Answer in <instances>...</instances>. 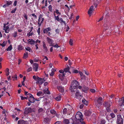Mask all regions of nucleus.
Segmentation results:
<instances>
[{
	"instance_id": "obj_41",
	"label": "nucleus",
	"mask_w": 124,
	"mask_h": 124,
	"mask_svg": "<svg viewBox=\"0 0 124 124\" xmlns=\"http://www.w3.org/2000/svg\"><path fill=\"white\" fill-rule=\"evenodd\" d=\"M110 115L112 118H114L115 116V115L113 113H110Z\"/></svg>"
},
{
	"instance_id": "obj_22",
	"label": "nucleus",
	"mask_w": 124,
	"mask_h": 124,
	"mask_svg": "<svg viewBox=\"0 0 124 124\" xmlns=\"http://www.w3.org/2000/svg\"><path fill=\"white\" fill-rule=\"evenodd\" d=\"M62 80V83L63 85H65L67 83V79L66 78H64L63 79H61Z\"/></svg>"
},
{
	"instance_id": "obj_20",
	"label": "nucleus",
	"mask_w": 124,
	"mask_h": 124,
	"mask_svg": "<svg viewBox=\"0 0 124 124\" xmlns=\"http://www.w3.org/2000/svg\"><path fill=\"white\" fill-rule=\"evenodd\" d=\"M88 88L84 86L82 87V91L85 93H86L88 89Z\"/></svg>"
},
{
	"instance_id": "obj_14",
	"label": "nucleus",
	"mask_w": 124,
	"mask_h": 124,
	"mask_svg": "<svg viewBox=\"0 0 124 124\" xmlns=\"http://www.w3.org/2000/svg\"><path fill=\"white\" fill-rule=\"evenodd\" d=\"M43 49L45 53H47L48 51L47 48L46 46L45 42L44 41L43 42Z\"/></svg>"
},
{
	"instance_id": "obj_33",
	"label": "nucleus",
	"mask_w": 124,
	"mask_h": 124,
	"mask_svg": "<svg viewBox=\"0 0 124 124\" xmlns=\"http://www.w3.org/2000/svg\"><path fill=\"white\" fill-rule=\"evenodd\" d=\"M54 15L55 19L58 21H59L60 18L59 17V16L58 15L57 16H56L54 14Z\"/></svg>"
},
{
	"instance_id": "obj_35",
	"label": "nucleus",
	"mask_w": 124,
	"mask_h": 124,
	"mask_svg": "<svg viewBox=\"0 0 124 124\" xmlns=\"http://www.w3.org/2000/svg\"><path fill=\"white\" fill-rule=\"evenodd\" d=\"M76 96L77 97H78L79 96H81V95H80V93L79 91H77L76 92V93L75 94Z\"/></svg>"
},
{
	"instance_id": "obj_56",
	"label": "nucleus",
	"mask_w": 124,
	"mask_h": 124,
	"mask_svg": "<svg viewBox=\"0 0 124 124\" xmlns=\"http://www.w3.org/2000/svg\"><path fill=\"white\" fill-rule=\"evenodd\" d=\"M17 0H15L14 2V4H13V5L14 6H16L17 4Z\"/></svg>"
},
{
	"instance_id": "obj_63",
	"label": "nucleus",
	"mask_w": 124,
	"mask_h": 124,
	"mask_svg": "<svg viewBox=\"0 0 124 124\" xmlns=\"http://www.w3.org/2000/svg\"><path fill=\"white\" fill-rule=\"evenodd\" d=\"M90 91L92 93H94L95 92V90L94 89H90Z\"/></svg>"
},
{
	"instance_id": "obj_61",
	"label": "nucleus",
	"mask_w": 124,
	"mask_h": 124,
	"mask_svg": "<svg viewBox=\"0 0 124 124\" xmlns=\"http://www.w3.org/2000/svg\"><path fill=\"white\" fill-rule=\"evenodd\" d=\"M55 32L56 33V34H59V29H57L55 30Z\"/></svg>"
},
{
	"instance_id": "obj_53",
	"label": "nucleus",
	"mask_w": 124,
	"mask_h": 124,
	"mask_svg": "<svg viewBox=\"0 0 124 124\" xmlns=\"http://www.w3.org/2000/svg\"><path fill=\"white\" fill-rule=\"evenodd\" d=\"M25 49L29 51L30 52V51L31 50V48L30 47H28L26 48H25Z\"/></svg>"
},
{
	"instance_id": "obj_21",
	"label": "nucleus",
	"mask_w": 124,
	"mask_h": 124,
	"mask_svg": "<svg viewBox=\"0 0 124 124\" xmlns=\"http://www.w3.org/2000/svg\"><path fill=\"white\" fill-rule=\"evenodd\" d=\"M43 92L44 94H50V92L49 91L48 88H46L45 89L43 90Z\"/></svg>"
},
{
	"instance_id": "obj_39",
	"label": "nucleus",
	"mask_w": 124,
	"mask_h": 124,
	"mask_svg": "<svg viewBox=\"0 0 124 124\" xmlns=\"http://www.w3.org/2000/svg\"><path fill=\"white\" fill-rule=\"evenodd\" d=\"M43 93L41 91H40L38 92L37 93V95L38 96H40Z\"/></svg>"
},
{
	"instance_id": "obj_2",
	"label": "nucleus",
	"mask_w": 124,
	"mask_h": 124,
	"mask_svg": "<svg viewBox=\"0 0 124 124\" xmlns=\"http://www.w3.org/2000/svg\"><path fill=\"white\" fill-rule=\"evenodd\" d=\"M70 89L71 92H74L77 90L79 83L76 80H74L72 81Z\"/></svg>"
},
{
	"instance_id": "obj_24",
	"label": "nucleus",
	"mask_w": 124,
	"mask_h": 124,
	"mask_svg": "<svg viewBox=\"0 0 124 124\" xmlns=\"http://www.w3.org/2000/svg\"><path fill=\"white\" fill-rule=\"evenodd\" d=\"M24 47L21 45H18V50L19 51H21L23 50Z\"/></svg>"
},
{
	"instance_id": "obj_50",
	"label": "nucleus",
	"mask_w": 124,
	"mask_h": 124,
	"mask_svg": "<svg viewBox=\"0 0 124 124\" xmlns=\"http://www.w3.org/2000/svg\"><path fill=\"white\" fill-rule=\"evenodd\" d=\"M43 111V109L42 108H40L38 110V112L39 113H40Z\"/></svg>"
},
{
	"instance_id": "obj_6",
	"label": "nucleus",
	"mask_w": 124,
	"mask_h": 124,
	"mask_svg": "<svg viewBox=\"0 0 124 124\" xmlns=\"http://www.w3.org/2000/svg\"><path fill=\"white\" fill-rule=\"evenodd\" d=\"M124 96L122 97L118 101V104L120 106H122L124 105Z\"/></svg>"
},
{
	"instance_id": "obj_17",
	"label": "nucleus",
	"mask_w": 124,
	"mask_h": 124,
	"mask_svg": "<svg viewBox=\"0 0 124 124\" xmlns=\"http://www.w3.org/2000/svg\"><path fill=\"white\" fill-rule=\"evenodd\" d=\"M28 101L31 103H34L35 101V99L33 96L32 97L28 98Z\"/></svg>"
},
{
	"instance_id": "obj_10",
	"label": "nucleus",
	"mask_w": 124,
	"mask_h": 124,
	"mask_svg": "<svg viewBox=\"0 0 124 124\" xmlns=\"http://www.w3.org/2000/svg\"><path fill=\"white\" fill-rule=\"evenodd\" d=\"M46 39L48 43L49 44H50V46H51L53 44V39H50V38L48 37H47L46 38Z\"/></svg>"
},
{
	"instance_id": "obj_26",
	"label": "nucleus",
	"mask_w": 124,
	"mask_h": 124,
	"mask_svg": "<svg viewBox=\"0 0 124 124\" xmlns=\"http://www.w3.org/2000/svg\"><path fill=\"white\" fill-rule=\"evenodd\" d=\"M83 103L86 105H87L88 104V101L85 100V99H83L82 101Z\"/></svg>"
},
{
	"instance_id": "obj_54",
	"label": "nucleus",
	"mask_w": 124,
	"mask_h": 124,
	"mask_svg": "<svg viewBox=\"0 0 124 124\" xmlns=\"http://www.w3.org/2000/svg\"><path fill=\"white\" fill-rule=\"evenodd\" d=\"M20 97L21 98V99L22 100H23L25 99H27V98L26 97H24L22 96H20Z\"/></svg>"
},
{
	"instance_id": "obj_49",
	"label": "nucleus",
	"mask_w": 124,
	"mask_h": 124,
	"mask_svg": "<svg viewBox=\"0 0 124 124\" xmlns=\"http://www.w3.org/2000/svg\"><path fill=\"white\" fill-rule=\"evenodd\" d=\"M12 78H13L14 79H13L14 80H15V79H17V75H16V74L14 76H12Z\"/></svg>"
},
{
	"instance_id": "obj_12",
	"label": "nucleus",
	"mask_w": 124,
	"mask_h": 124,
	"mask_svg": "<svg viewBox=\"0 0 124 124\" xmlns=\"http://www.w3.org/2000/svg\"><path fill=\"white\" fill-rule=\"evenodd\" d=\"M10 25H7V26L3 28V30L5 31V32L6 33H8L9 31V27Z\"/></svg>"
},
{
	"instance_id": "obj_8",
	"label": "nucleus",
	"mask_w": 124,
	"mask_h": 124,
	"mask_svg": "<svg viewBox=\"0 0 124 124\" xmlns=\"http://www.w3.org/2000/svg\"><path fill=\"white\" fill-rule=\"evenodd\" d=\"M32 109L31 108H25V109L24 113L26 114H27L28 113L31 112Z\"/></svg>"
},
{
	"instance_id": "obj_55",
	"label": "nucleus",
	"mask_w": 124,
	"mask_h": 124,
	"mask_svg": "<svg viewBox=\"0 0 124 124\" xmlns=\"http://www.w3.org/2000/svg\"><path fill=\"white\" fill-rule=\"evenodd\" d=\"M13 36L14 37H16L17 36V32H15L14 33Z\"/></svg>"
},
{
	"instance_id": "obj_5",
	"label": "nucleus",
	"mask_w": 124,
	"mask_h": 124,
	"mask_svg": "<svg viewBox=\"0 0 124 124\" xmlns=\"http://www.w3.org/2000/svg\"><path fill=\"white\" fill-rule=\"evenodd\" d=\"M123 120L121 115H118L116 121V124H123Z\"/></svg>"
},
{
	"instance_id": "obj_18",
	"label": "nucleus",
	"mask_w": 124,
	"mask_h": 124,
	"mask_svg": "<svg viewBox=\"0 0 124 124\" xmlns=\"http://www.w3.org/2000/svg\"><path fill=\"white\" fill-rule=\"evenodd\" d=\"M104 106L106 107L109 108L111 105L110 104V101L106 102H105L104 104Z\"/></svg>"
},
{
	"instance_id": "obj_3",
	"label": "nucleus",
	"mask_w": 124,
	"mask_h": 124,
	"mask_svg": "<svg viewBox=\"0 0 124 124\" xmlns=\"http://www.w3.org/2000/svg\"><path fill=\"white\" fill-rule=\"evenodd\" d=\"M103 101V99L102 97H99L97 100H95V104L96 107L99 109L100 107L102 105Z\"/></svg>"
},
{
	"instance_id": "obj_42",
	"label": "nucleus",
	"mask_w": 124,
	"mask_h": 124,
	"mask_svg": "<svg viewBox=\"0 0 124 124\" xmlns=\"http://www.w3.org/2000/svg\"><path fill=\"white\" fill-rule=\"evenodd\" d=\"M28 57V54L27 53H24L23 55V58H26Z\"/></svg>"
},
{
	"instance_id": "obj_37",
	"label": "nucleus",
	"mask_w": 124,
	"mask_h": 124,
	"mask_svg": "<svg viewBox=\"0 0 124 124\" xmlns=\"http://www.w3.org/2000/svg\"><path fill=\"white\" fill-rule=\"evenodd\" d=\"M48 8L49 11L51 12H52L53 10L52 9V6L51 5H50L48 7Z\"/></svg>"
},
{
	"instance_id": "obj_31",
	"label": "nucleus",
	"mask_w": 124,
	"mask_h": 124,
	"mask_svg": "<svg viewBox=\"0 0 124 124\" xmlns=\"http://www.w3.org/2000/svg\"><path fill=\"white\" fill-rule=\"evenodd\" d=\"M104 29L106 30L108 29L109 27L106 24H105L104 25Z\"/></svg>"
},
{
	"instance_id": "obj_58",
	"label": "nucleus",
	"mask_w": 124,
	"mask_h": 124,
	"mask_svg": "<svg viewBox=\"0 0 124 124\" xmlns=\"http://www.w3.org/2000/svg\"><path fill=\"white\" fill-rule=\"evenodd\" d=\"M50 113L53 114H55V111L54 110H51L50 111Z\"/></svg>"
},
{
	"instance_id": "obj_62",
	"label": "nucleus",
	"mask_w": 124,
	"mask_h": 124,
	"mask_svg": "<svg viewBox=\"0 0 124 124\" xmlns=\"http://www.w3.org/2000/svg\"><path fill=\"white\" fill-rule=\"evenodd\" d=\"M37 77H36L34 75L33 76V78L36 81L37 78Z\"/></svg>"
},
{
	"instance_id": "obj_30",
	"label": "nucleus",
	"mask_w": 124,
	"mask_h": 124,
	"mask_svg": "<svg viewBox=\"0 0 124 124\" xmlns=\"http://www.w3.org/2000/svg\"><path fill=\"white\" fill-rule=\"evenodd\" d=\"M12 48V45H10L8 47L7 49L6 50L7 51H9L11 50Z\"/></svg>"
},
{
	"instance_id": "obj_48",
	"label": "nucleus",
	"mask_w": 124,
	"mask_h": 124,
	"mask_svg": "<svg viewBox=\"0 0 124 124\" xmlns=\"http://www.w3.org/2000/svg\"><path fill=\"white\" fill-rule=\"evenodd\" d=\"M73 40L72 39H70L69 41V44L71 45H73Z\"/></svg>"
},
{
	"instance_id": "obj_34",
	"label": "nucleus",
	"mask_w": 124,
	"mask_h": 124,
	"mask_svg": "<svg viewBox=\"0 0 124 124\" xmlns=\"http://www.w3.org/2000/svg\"><path fill=\"white\" fill-rule=\"evenodd\" d=\"M42 78H40L39 77H37V80H36L37 81L36 83L37 84H38V83H39V82L40 81L42 80Z\"/></svg>"
},
{
	"instance_id": "obj_52",
	"label": "nucleus",
	"mask_w": 124,
	"mask_h": 124,
	"mask_svg": "<svg viewBox=\"0 0 124 124\" xmlns=\"http://www.w3.org/2000/svg\"><path fill=\"white\" fill-rule=\"evenodd\" d=\"M32 68L31 67L29 68L27 70V72H29L32 71Z\"/></svg>"
},
{
	"instance_id": "obj_4",
	"label": "nucleus",
	"mask_w": 124,
	"mask_h": 124,
	"mask_svg": "<svg viewBox=\"0 0 124 124\" xmlns=\"http://www.w3.org/2000/svg\"><path fill=\"white\" fill-rule=\"evenodd\" d=\"M43 14H40L39 15L38 23V26L40 27L41 25V24L43 23L44 19L42 17L43 16Z\"/></svg>"
},
{
	"instance_id": "obj_36",
	"label": "nucleus",
	"mask_w": 124,
	"mask_h": 124,
	"mask_svg": "<svg viewBox=\"0 0 124 124\" xmlns=\"http://www.w3.org/2000/svg\"><path fill=\"white\" fill-rule=\"evenodd\" d=\"M55 12L56 13L58 14V15L59 16L61 14V13L59 12L58 10L57 9H56L55 11L54 12V13Z\"/></svg>"
},
{
	"instance_id": "obj_64",
	"label": "nucleus",
	"mask_w": 124,
	"mask_h": 124,
	"mask_svg": "<svg viewBox=\"0 0 124 124\" xmlns=\"http://www.w3.org/2000/svg\"><path fill=\"white\" fill-rule=\"evenodd\" d=\"M73 73H77L78 72V71L77 70H73Z\"/></svg>"
},
{
	"instance_id": "obj_57",
	"label": "nucleus",
	"mask_w": 124,
	"mask_h": 124,
	"mask_svg": "<svg viewBox=\"0 0 124 124\" xmlns=\"http://www.w3.org/2000/svg\"><path fill=\"white\" fill-rule=\"evenodd\" d=\"M31 15H32V16L34 17L35 19H36L37 17V16L34 13L32 14H31Z\"/></svg>"
},
{
	"instance_id": "obj_32",
	"label": "nucleus",
	"mask_w": 124,
	"mask_h": 124,
	"mask_svg": "<svg viewBox=\"0 0 124 124\" xmlns=\"http://www.w3.org/2000/svg\"><path fill=\"white\" fill-rule=\"evenodd\" d=\"M99 36H98L97 37V38L95 39V42L96 43V44H97L98 43H97V42L100 41V40L99 39Z\"/></svg>"
},
{
	"instance_id": "obj_9",
	"label": "nucleus",
	"mask_w": 124,
	"mask_h": 124,
	"mask_svg": "<svg viewBox=\"0 0 124 124\" xmlns=\"http://www.w3.org/2000/svg\"><path fill=\"white\" fill-rule=\"evenodd\" d=\"M57 88L58 91L61 93H62L64 91V87L61 86H57Z\"/></svg>"
},
{
	"instance_id": "obj_47",
	"label": "nucleus",
	"mask_w": 124,
	"mask_h": 124,
	"mask_svg": "<svg viewBox=\"0 0 124 124\" xmlns=\"http://www.w3.org/2000/svg\"><path fill=\"white\" fill-rule=\"evenodd\" d=\"M64 76H62V74H59L58 75V77H59V78L60 79H62V78L63 77H64Z\"/></svg>"
},
{
	"instance_id": "obj_45",
	"label": "nucleus",
	"mask_w": 124,
	"mask_h": 124,
	"mask_svg": "<svg viewBox=\"0 0 124 124\" xmlns=\"http://www.w3.org/2000/svg\"><path fill=\"white\" fill-rule=\"evenodd\" d=\"M106 122L104 120H102L101 121L100 124H105Z\"/></svg>"
},
{
	"instance_id": "obj_16",
	"label": "nucleus",
	"mask_w": 124,
	"mask_h": 124,
	"mask_svg": "<svg viewBox=\"0 0 124 124\" xmlns=\"http://www.w3.org/2000/svg\"><path fill=\"white\" fill-rule=\"evenodd\" d=\"M28 43L29 44H30L31 45H34L35 41L33 39H29L28 40Z\"/></svg>"
},
{
	"instance_id": "obj_15",
	"label": "nucleus",
	"mask_w": 124,
	"mask_h": 124,
	"mask_svg": "<svg viewBox=\"0 0 124 124\" xmlns=\"http://www.w3.org/2000/svg\"><path fill=\"white\" fill-rule=\"evenodd\" d=\"M93 6H91L90 8L88 11V13L89 15H91L93 11Z\"/></svg>"
},
{
	"instance_id": "obj_60",
	"label": "nucleus",
	"mask_w": 124,
	"mask_h": 124,
	"mask_svg": "<svg viewBox=\"0 0 124 124\" xmlns=\"http://www.w3.org/2000/svg\"><path fill=\"white\" fill-rule=\"evenodd\" d=\"M16 8L12 10L11 12V13H15L16 11Z\"/></svg>"
},
{
	"instance_id": "obj_38",
	"label": "nucleus",
	"mask_w": 124,
	"mask_h": 124,
	"mask_svg": "<svg viewBox=\"0 0 124 124\" xmlns=\"http://www.w3.org/2000/svg\"><path fill=\"white\" fill-rule=\"evenodd\" d=\"M59 72L61 73H62V76H65V74L64 73V71H63L62 70H59Z\"/></svg>"
},
{
	"instance_id": "obj_51",
	"label": "nucleus",
	"mask_w": 124,
	"mask_h": 124,
	"mask_svg": "<svg viewBox=\"0 0 124 124\" xmlns=\"http://www.w3.org/2000/svg\"><path fill=\"white\" fill-rule=\"evenodd\" d=\"M40 28L39 27L38 28V30H37V32L38 33L39 35H40Z\"/></svg>"
},
{
	"instance_id": "obj_23",
	"label": "nucleus",
	"mask_w": 124,
	"mask_h": 124,
	"mask_svg": "<svg viewBox=\"0 0 124 124\" xmlns=\"http://www.w3.org/2000/svg\"><path fill=\"white\" fill-rule=\"evenodd\" d=\"M63 123L64 124H68L69 123V121L68 119H64Z\"/></svg>"
},
{
	"instance_id": "obj_28",
	"label": "nucleus",
	"mask_w": 124,
	"mask_h": 124,
	"mask_svg": "<svg viewBox=\"0 0 124 124\" xmlns=\"http://www.w3.org/2000/svg\"><path fill=\"white\" fill-rule=\"evenodd\" d=\"M12 3V2L11 1H7L5 2V4L8 6L11 5Z\"/></svg>"
},
{
	"instance_id": "obj_59",
	"label": "nucleus",
	"mask_w": 124,
	"mask_h": 124,
	"mask_svg": "<svg viewBox=\"0 0 124 124\" xmlns=\"http://www.w3.org/2000/svg\"><path fill=\"white\" fill-rule=\"evenodd\" d=\"M51 71H52V70H51ZM54 72L53 71H52V72L50 74V75L51 76H52L54 75Z\"/></svg>"
},
{
	"instance_id": "obj_46",
	"label": "nucleus",
	"mask_w": 124,
	"mask_h": 124,
	"mask_svg": "<svg viewBox=\"0 0 124 124\" xmlns=\"http://www.w3.org/2000/svg\"><path fill=\"white\" fill-rule=\"evenodd\" d=\"M6 43L5 41H4L2 44L0 43V45L2 46L3 47L5 46Z\"/></svg>"
},
{
	"instance_id": "obj_11",
	"label": "nucleus",
	"mask_w": 124,
	"mask_h": 124,
	"mask_svg": "<svg viewBox=\"0 0 124 124\" xmlns=\"http://www.w3.org/2000/svg\"><path fill=\"white\" fill-rule=\"evenodd\" d=\"M38 68V65L37 63H34L33 64V70L34 71H36Z\"/></svg>"
},
{
	"instance_id": "obj_7",
	"label": "nucleus",
	"mask_w": 124,
	"mask_h": 124,
	"mask_svg": "<svg viewBox=\"0 0 124 124\" xmlns=\"http://www.w3.org/2000/svg\"><path fill=\"white\" fill-rule=\"evenodd\" d=\"M17 124H28V123L27 121L21 119L18 121Z\"/></svg>"
},
{
	"instance_id": "obj_44",
	"label": "nucleus",
	"mask_w": 124,
	"mask_h": 124,
	"mask_svg": "<svg viewBox=\"0 0 124 124\" xmlns=\"http://www.w3.org/2000/svg\"><path fill=\"white\" fill-rule=\"evenodd\" d=\"M51 46H52L53 47H54L57 48H58L60 47V46H58V45H57V44L55 45H54L53 43L52 44V45Z\"/></svg>"
},
{
	"instance_id": "obj_13",
	"label": "nucleus",
	"mask_w": 124,
	"mask_h": 124,
	"mask_svg": "<svg viewBox=\"0 0 124 124\" xmlns=\"http://www.w3.org/2000/svg\"><path fill=\"white\" fill-rule=\"evenodd\" d=\"M51 28L50 27H49L44 29L43 30V32L44 33L47 34L48 32L49 31H51Z\"/></svg>"
},
{
	"instance_id": "obj_27",
	"label": "nucleus",
	"mask_w": 124,
	"mask_h": 124,
	"mask_svg": "<svg viewBox=\"0 0 124 124\" xmlns=\"http://www.w3.org/2000/svg\"><path fill=\"white\" fill-rule=\"evenodd\" d=\"M69 70L70 68L69 67H67V68H65L64 69V71L65 73H66L67 72H69Z\"/></svg>"
},
{
	"instance_id": "obj_25",
	"label": "nucleus",
	"mask_w": 124,
	"mask_h": 124,
	"mask_svg": "<svg viewBox=\"0 0 124 124\" xmlns=\"http://www.w3.org/2000/svg\"><path fill=\"white\" fill-rule=\"evenodd\" d=\"M61 95H60L55 98V99L57 101H59L61 100Z\"/></svg>"
},
{
	"instance_id": "obj_29",
	"label": "nucleus",
	"mask_w": 124,
	"mask_h": 124,
	"mask_svg": "<svg viewBox=\"0 0 124 124\" xmlns=\"http://www.w3.org/2000/svg\"><path fill=\"white\" fill-rule=\"evenodd\" d=\"M34 34L32 32H31V31H30L29 32L27 33V36L29 37L31 36Z\"/></svg>"
},
{
	"instance_id": "obj_43",
	"label": "nucleus",
	"mask_w": 124,
	"mask_h": 124,
	"mask_svg": "<svg viewBox=\"0 0 124 124\" xmlns=\"http://www.w3.org/2000/svg\"><path fill=\"white\" fill-rule=\"evenodd\" d=\"M44 82V81L43 80V79H42V80H41L39 82V83H38V84H39L40 85H41Z\"/></svg>"
},
{
	"instance_id": "obj_40",
	"label": "nucleus",
	"mask_w": 124,
	"mask_h": 124,
	"mask_svg": "<svg viewBox=\"0 0 124 124\" xmlns=\"http://www.w3.org/2000/svg\"><path fill=\"white\" fill-rule=\"evenodd\" d=\"M67 109L66 108H64L63 110V113L64 114H66L67 113Z\"/></svg>"
},
{
	"instance_id": "obj_1",
	"label": "nucleus",
	"mask_w": 124,
	"mask_h": 124,
	"mask_svg": "<svg viewBox=\"0 0 124 124\" xmlns=\"http://www.w3.org/2000/svg\"><path fill=\"white\" fill-rule=\"evenodd\" d=\"M76 120L73 121L72 124H85L83 118V116L82 114L80 112H77L75 115Z\"/></svg>"
},
{
	"instance_id": "obj_19",
	"label": "nucleus",
	"mask_w": 124,
	"mask_h": 124,
	"mask_svg": "<svg viewBox=\"0 0 124 124\" xmlns=\"http://www.w3.org/2000/svg\"><path fill=\"white\" fill-rule=\"evenodd\" d=\"M91 113L90 111L86 110L85 111L84 114L85 116H88L91 115Z\"/></svg>"
}]
</instances>
